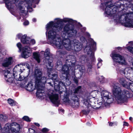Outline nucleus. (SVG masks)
<instances>
[{"label": "nucleus", "instance_id": "64", "mask_svg": "<svg viewBox=\"0 0 133 133\" xmlns=\"http://www.w3.org/2000/svg\"><path fill=\"white\" fill-rule=\"evenodd\" d=\"M22 79H21L20 78V76H19V79L18 80L19 81H22Z\"/></svg>", "mask_w": 133, "mask_h": 133}, {"label": "nucleus", "instance_id": "58", "mask_svg": "<svg viewBox=\"0 0 133 133\" xmlns=\"http://www.w3.org/2000/svg\"><path fill=\"white\" fill-rule=\"evenodd\" d=\"M82 38L83 39V40L84 41H86V39H85V38L84 37H81V39Z\"/></svg>", "mask_w": 133, "mask_h": 133}, {"label": "nucleus", "instance_id": "40", "mask_svg": "<svg viewBox=\"0 0 133 133\" xmlns=\"http://www.w3.org/2000/svg\"><path fill=\"white\" fill-rule=\"evenodd\" d=\"M5 3V4L7 8H9L8 4L9 3V0H3Z\"/></svg>", "mask_w": 133, "mask_h": 133}, {"label": "nucleus", "instance_id": "31", "mask_svg": "<svg viewBox=\"0 0 133 133\" xmlns=\"http://www.w3.org/2000/svg\"><path fill=\"white\" fill-rule=\"evenodd\" d=\"M80 59L81 60V62L83 61L85 62V61H88L87 59V56L86 55H82L80 58Z\"/></svg>", "mask_w": 133, "mask_h": 133}, {"label": "nucleus", "instance_id": "22", "mask_svg": "<svg viewBox=\"0 0 133 133\" xmlns=\"http://www.w3.org/2000/svg\"><path fill=\"white\" fill-rule=\"evenodd\" d=\"M119 82L123 87L127 89L129 88L128 83L124 78L123 77L120 78H119Z\"/></svg>", "mask_w": 133, "mask_h": 133}, {"label": "nucleus", "instance_id": "53", "mask_svg": "<svg viewBox=\"0 0 133 133\" xmlns=\"http://www.w3.org/2000/svg\"><path fill=\"white\" fill-rule=\"evenodd\" d=\"M65 98L66 99V102H68L69 101V98L67 96L66 97H65Z\"/></svg>", "mask_w": 133, "mask_h": 133}, {"label": "nucleus", "instance_id": "39", "mask_svg": "<svg viewBox=\"0 0 133 133\" xmlns=\"http://www.w3.org/2000/svg\"><path fill=\"white\" fill-rule=\"evenodd\" d=\"M75 50H77V51H79L81 49V48L80 46H79L78 45H76L75 46Z\"/></svg>", "mask_w": 133, "mask_h": 133}, {"label": "nucleus", "instance_id": "48", "mask_svg": "<svg viewBox=\"0 0 133 133\" xmlns=\"http://www.w3.org/2000/svg\"><path fill=\"white\" fill-rule=\"evenodd\" d=\"M29 23V22L28 20L25 21L23 23V24L25 25H28Z\"/></svg>", "mask_w": 133, "mask_h": 133}, {"label": "nucleus", "instance_id": "35", "mask_svg": "<svg viewBox=\"0 0 133 133\" xmlns=\"http://www.w3.org/2000/svg\"><path fill=\"white\" fill-rule=\"evenodd\" d=\"M133 92V83L130 82L129 84V88Z\"/></svg>", "mask_w": 133, "mask_h": 133}, {"label": "nucleus", "instance_id": "30", "mask_svg": "<svg viewBox=\"0 0 133 133\" xmlns=\"http://www.w3.org/2000/svg\"><path fill=\"white\" fill-rule=\"evenodd\" d=\"M125 22L124 23V25L125 27H130L132 25V24L130 23V21Z\"/></svg>", "mask_w": 133, "mask_h": 133}, {"label": "nucleus", "instance_id": "12", "mask_svg": "<svg viewBox=\"0 0 133 133\" xmlns=\"http://www.w3.org/2000/svg\"><path fill=\"white\" fill-rule=\"evenodd\" d=\"M49 98L51 102L56 106L58 107L59 105V102L58 100V96L57 94H54L52 93L51 94L48 95Z\"/></svg>", "mask_w": 133, "mask_h": 133}, {"label": "nucleus", "instance_id": "43", "mask_svg": "<svg viewBox=\"0 0 133 133\" xmlns=\"http://www.w3.org/2000/svg\"><path fill=\"white\" fill-rule=\"evenodd\" d=\"M82 112L85 115H88L89 112V111H88V110H82Z\"/></svg>", "mask_w": 133, "mask_h": 133}, {"label": "nucleus", "instance_id": "32", "mask_svg": "<svg viewBox=\"0 0 133 133\" xmlns=\"http://www.w3.org/2000/svg\"><path fill=\"white\" fill-rule=\"evenodd\" d=\"M22 119L23 120L27 122H30L31 121V120L27 116H24L23 117Z\"/></svg>", "mask_w": 133, "mask_h": 133}, {"label": "nucleus", "instance_id": "52", "mask_svg": "<svg viewBox=\"0 0 133 133\" xmlns=\"http://www.w3.org/2000/svg\"><path fill=\"white\" fill-rule=\"evenodd\" d=\"M108 123H109V126L111 127L114 126L112 122H109Z\"/></svg>", "mask_w": 133, "mask_h": 133}, {"label": "nucleus", "instance_id": "36", "mask_svg": "<svg viewBox=\"0 0 133 133\" xmlns=\"http://www.w3.org/2000/svg\"><path fill=\"white\" fill-rule=\"evenodd\" d=\"M133 92V83L130 82L129 84V88Z\"/></svg>", "mask_w": 133, "mask_h": 133}, {"label": "nucleus", "instance_id": "44", "mask_svg": "<svg viewBox=\"0 0 133 133\" xmlns=\"http://www.w3.org/2000/svg\"><path fill=\"white\" fill-rule=\"evenodd\" d=\"M62 62L60 60L57 61L56 63V65L57 66H58L59 65H62Z\"/></svg>", "mask_w": 133, "mask_h": 133}, {"label": "nucleus", "instance_id": "28", "mask_svg": "<svg viewBox=\"0 0 133 133\" xmlns=\"http://www.w3.org/2000/svg\"><path fill=\"white\" fill-rule=\"evenodd\" d=\"M34 58L37 61L38 63H39L40 62V59L39 56L36 53H34L33 54Z\"/></svg>", "mask_w": 133, "mask_h": 133}, {"label": "nucleus", "instance_id": "13", "mask_svg": "<svg viewBox=\"0 0 133 133\" xmlns=\"http://www.w3.org/2000/svg\"><path fill=\"white\" fill-rule=\"evenodd\" d=\"M106 8L105 9V12L106 14L108 15L111 16L112 15L111 9L114 6L112 1L111 0L105 2Z\"/></svg>", "mask_w": 133, "mask_h": 133}, {"label": "nucleus", "instance_id": "56", "mask_svg": "<svg viewBox=\"0 0 133 133\" xmlns=\"http://www.w3.org/2000/svg\"><path fill=\"white\" fill-rule=\"evenodd\" d=\"M101 77L102 78V80H100V78H99V81H100V82H101L102 81V80H103L104 78V77H103V76H101Z\"/></svg>", "mask_w": 133, "mask_h": 133}, {"label": "nucleus", "instance_id": "50", "mask_svg": "<svg viewBox=\"0 0 133 133\" xmlns=\"http://www.w3.org/2000/svg\"><path fill=\"white\" fill-rule=\"evenodd\" d=\"M123 123L124 124L123 125L124 126H127V127L129 126V124L128 123L125 122H124Z\"/></svg>", "mask_w": 133, "mask_h": 133}, {"label": "nucleus", "instance_id": "57", "mask_svg": "<svg viewBox=\"0 0 133 133\" xmlns=\"http://www.w3.org/2000/svg\"><path fill=\"white\" fill-rule=\"evenodd\" d=\"M114 125H116L117 124V122H112Z\"/></svg>", "mask_w": 133, "mask_h": 133}, {"label": "nucleus", "instance_id": "61", "mask_svg": "<svg viewBox=\"0 0 133 133\" xmlns=\"http://www.w3.org/2000/svg\"><path fill=\"white\" fill-rule=\"evenodd\" d=\"M117 49L118 50H119L120 49H122V47H118L117 48Z\"/></svg>", "mask_w": 133, "mask_h": 133}, {"label": "nucleus", "instance_id": "46", "mask_svg": "<svg viewBox=\"0 0 133 133\" xmlns=\"http://www.w3.org/2000/svg\"><path fill=\"white\" fill-rule=\"evenodd\" d=\"M65 54V52L63 51H61L59 52V56L61 57L63 55Z\"/></svg>", "mask_w": 133, "mask_h": 133}, {"label": "nucleus", "instance_id": "6", "mask_svg": "<svg viewBox=\"0 0 133 133\" xmlns=\"http://www.w3.org/2000/svg\"><path fill=\"white\" fill-rule=\"evenodd\" d=\"M74 24L72 25L67 23L64 26L63 28L64 33L65 34V36H68L69 37H75L76 36L77 31L74 29Z\"/></svg>", "mask_w": 133, "mask_h": 133}, {"label": "nucleus", "instance_id": "5", "mask_svg": "<svg viewBox=\"0 0 133 133\" xmlns=\"http://www.w3.org/2000/svg\"><path fill=\"white\" fill-rule=\"evenodd\" d=\"M74 62H72L70 60H66V64L64 65L62 68V75L61 76V77L63 79L68 80L69 79V67L75 64Z\"/></svg>", "mask_w": 133, "mask_h": 133}, {"label": "nucleus", "instance_id": "18", "mask_svg": "<svg viewBox=\"0 0 133 133\" xmlns=\"http://www.w3.org/2000/svg\"><path fill=\"white\" fill-rule=\"evenodd\" d=\"M30 53V50L29 47L28 46L24 47L22 49V52L21 55L22 58H26L29 56V54Z\"/></svg>", "mask_w": 133, "mask_h": 133}, {"label": "nucleus", "instance_id": "41", "mask_svg": "<svg viewBox=\"0 0 133 133\" xmlns=\"http://www.w3.org/2000/svg\"><path fill=\"white\" fill-rule=\"evenodd\" d=\"M73 81L77 85L78 84V80L77 78L75 76L73 79Z\"/></svg>", "mask_w": 133, "mask_h": 133}, {"label": "nucleus", "instance_id": "14", "mask_svg": "<svg viewBox=\"0 0 133 133\" xmlns=\"http://www.w3.org/2000/svg\"><path fill=\"white\" fill-rule=\"evenodd\" d=\"M17 37L18 39H20L21 42L23 44H30V38L28 37L27 35L24 34L22 35L21 34H19L17 35Z\"/></svg>", "mask_w": 133, "mask_h": 133}, {"label": "nucleus", "instance_id": "60", "mask_svg": "<svg viewBox=\"0 0 133 133\" xmlns=\"http://www.w3.org/2000/svg\"><path fill=\"white\" fill-rule=\"evenodd\" d=\"M0 1V4H3L4 3L5 4V3L4 2V1Z\"/></svg>", "mask_w": 133, "mask_h": 133}, {"label": "nucleus", "instance_id": "24", "mask_svg": "<svg viewBox=\"0 0 133 133\" xmlns=\"http://www.w3.org/2000/svg\"><path fill=\"white\" fill-rule=\"evenodd\" d=\"M9 123L5 124V127L2 130L3 133H10L11 131V128Z\"/></svg>", "mask_w": 133, "mask_h": 133}, {"label": "nucleus", "instance_id": "62", "mask_svg": "<svg viewBox=\"0 0 133 133\" xmlns=\"http://www.w3.org/2000/svg\"><path fill=\"white\" fill-rule=\"evenodd\" d=\"M129 120L130 121H132V118L131 117H129Z\"/></svg>", "mask_w": 133, "mask_h": 133}, {"label": "nucleus", "instance_id": "26", "mask_svg": "<svg viewBox=\"0 0 133 133\" xmlns=\"http://www.w3.org/2000/svg\"><path fill=\"white\" fill-rule=\"evenodd\" d=\"M89 101L90 103H91V99H85L84 100V104L87 107V108H89V107L92 106L91 104H90V103L89 102Z\"/></svg>", "mask_w": 133, "mask_h": 133}, {"label": "nucleus", "instance_id": "3", "mask_svg": "<svg viewBox=\"0 0 133 133\" xmlns=\"http://www.w3.org/2000/svg\"><path fill=\"white\" fill-rule=\"evenodd\" d=\"M89 48L87 52V54L89 55V58L91 62V64L89 63L88 66V68L87 71L90 72L91 71L92 68V63L95 60V51L96 50V43L92 39L88 42V45Z\"/></svg>", "mask_w": 133, "mask_h": 133}, {"label": "nucleus", "instance_id": "29", "mask_svg": "<svg viewBox=\"0 0 133 133\" xmlns=\"http://www.w3.org/2000/svg\"><path fill=\"white\" fill-rule=\"evenodd\" d=\"M33 2L32 0H29L28 1L26 2V3L28 4L27 8L28 9L30 8L32 9V8L31 7L32 3Z\"/></svg>", "mask_w": 133, "mask_h": 133}, {"label": "nucleus", "instance_id": "17", "mask_svg": "<svg viewBox=\"0 0 133 133\" xmlns=\"http://www.w3.org/2000/svg\"><path fill=\"white\" fill-rule=\"evenodd\" d=\"M42 70L39 69H35L34 70V77L35 82L38 83L39 79L42 76Z\"/></svg>", "mask_w": 133, "mask_h": 133}, {"label": "nucleus", "instance_id": "47", "mask_svg": "<svg viewBox=\"0 0 133 133\" xmlns=\"http://www.w3.org/2000/svg\"><path fill=\"white\" fill-rule=\"evenodd\" d=\"M26 67L29 69V72H30V71L31 67L29 64L28 63H26Z\"/></svg>", "mask_w": 133, "mask_h": 133}, {"label": "nucleus", "instance_id": "45", "mask_svg": "<svg viewBox=\"0 0 133 133\" xmlns=\"http://www.w3.org/2000/svg\"><path fill=\"white\" fill-rule=\"evenodd\" d=\"M17 45L20 50H21L22 49V45L20 42L18 43L17 44Z\"/></svg>", "mask_w": 133, "mask_h": 133}, {"label": "nucleus", "instance_id": "49", "mask_svg": "<svg viewBox=\"0 0 133 133\" xmlns=\"http://www.w3.org/2000/svg\"><path fill=\"white\" fill-rule=\"evenodd\" d=\"M31 42L32 45H34L35 44L36 42L35 40L34 39H31L30 42Z\"/></svg>", "mask_w": 133, "mask_h": 133}, {"label": "nucleus", "instance_id": "34", "mask_svg": "<svg viewBox=\"0 0 133 133\" xmlns=\"http://www.w3.org/2000/svg\"><path fill=\"white\" fill-rule=\"evenodd\" d=\"M103 96L104 97L108 99H109V93L108 92L106 91L104 92L103 94Z\"/></svg>", "mask_w": 133, "mask_h": 133}, {"label": "nucleus", "instance_id": "7", "mask_svg": "<svg viewBox=\"0 0 133 133\" xmlns=\"http://www.w3.org/2000/svg\"><path fill=\"white\" fill-rule=\"evenodd\" d=\"M82 87L81 86H78L75 88L74 90V94L71 95V99L73 101L72 105L76 107L78 106L79 105V100L77 97V95L76 94H81L82 93Z\"/></svg>", "mask_w": 133, "mask_h": 133}, {"label": "nucleus", "instance_id": "63", "mask_svg": "<svg viewBox=\"0 0 133 133\" xmlns=\"http://www.w3.org/2000/svg\"><path fill=\"white\" fill-rule=\"evenodd\" d=\"M130 8L131 10L133 11V5L130 7Z\"/></svg>", "mask_w": 133, "mask_h": 133}, {"label": "nucleus", "instance_id": "37", "mask_svg": "<svg viewBox=\"0 0 133 133\" xmlns=\"http://www.w3.org/2000/svg\"><path fill=\"white\" fill-rule=\"evenodd\" d=\"M127 49L130 52L133 54V47L128 46L127 47Z\"/></svg>", "mask_w": 133, "mask_h": 133}, {"label": "nucleus", "instance_id": "21", "mask_svg": "<svg viewBox=\"0 0 133 133\" xmlns=\"http://www.w3.org/2000/svg\"><path fill=\"white\" fill-rule=\"evenodd\" d=\"M48 75L49 78L51 79L54 82H58V75L56 74H51L49 72H48Z\"/></svg>", "mask_w": 133, "mask_h": 133}, {"label": "nucleus", "instance_id": "27", "mask_svg": "<svg viewBox=\"0 0 133 133\" xmlns=\"http://www.w3.org/2000/svg\"><path fill=\"white\" fill-rule=\"evenodd\" d=\"M7 101L8 103L11 106H14L16 105V102L12 99H8Z\"/></svg>", "mask_w": 133, "mask_h": 133}, {"label": "nucleus", "instance_id": "38", "mask_svg": "<svg viewBox=\"0 0 133 133\" xmlns=\"http://www.w3.org/2000/svg\"><path fill=\"white\" fill-rule=\"evenodd\" d=\"M29 133H37L35 130L31 128H29L28 130Z\"/></svg>", "mask_w": 133, "mask_h": 133}, {"label": "nucleus", "instance_id": "59", "mask_svg": "<svg viewBox=\"0 0 133 133\" xmlns=\"http://www.w3.org/2000/svg\"><path fill=\"white\" fill-rule=\"evenodd\" d=\"M32 21L34 22H35L36 21V19L35 18H34L32 19Z\"/></svg>", "mask_w": 133, "mask_h": 133}, {"label": "nucleus", "instance_id": "23", "mask_svg": "<svg viewBox=\"0 0 133 133\" xmlns=\"http://www.w3.org/2000/svg\"><path fill=\"white\" fill-rule=\"evenodd\" d=\"M25 88L27 91H33L35 89L37 90L36 88H35V86L34 88L32 83L30 82H29L28 83L25 87Z\"/></svg>", "mask_w": 133, "mask_h": 133}, {"label": "nucleus", "instance_id": "11", "mask_svg": "<svg viewBox=\"0 0 133 133\" xmlns=\"http://www.w3.org/2000/svg\"><path fill=\"white\" fill-rule=\"evenodd\" d=\"M9 124L12 133H19V132L22 128L19 124L16 122H13Z\"/></svg>", "mask_w": 133, "mask_h": 133}, {"label": "nucleus", "instance_id": "15", "mask_svg": "<svg viewBox=\"0 0 133 133\" xmlns=\"http://www.w3.org/2000/svg\"><path fill=\"white\" fill-rule=\"evenodd\" d=\"M60 80H58V84L57 85L55 86V90L56 91L59 90L62 88L63 87H65L66 85L65 84H66L67 85H69V83L68 84H66V82L67 81H69V79L68 80H65V79H63L61 78Z\"/></svg>", "mask_w": 133, "mask_h": 133}, {"label": "nucleus", "instance_id": "2", "mask_svg": "<svg viewBox=\"0 0 133 133\" xmlns=\"http://www.w3.org/2000/svg\"><path fill=\"white\" fill-rule=\"evenodd\" d=\"M119 84L117 83L112 84V89L113 95L121 103L126 102L128 99L132 97V95L129 92L125 89L122 91L119 86Z\"/></svg>", "mask_w": 133, "mask_h": 133}, {"label": "nucleus", "instance_id": "33", "mask_svg": "<svg viewBox=\"0 0 133 133\" xmlns=\"http://www.w3.org/2000/svg\"><path fill=\"white\" fill-rule=\"evenodd\" d=\"M6 118V116H4L3 115L1 114L0 115V121H5Z\"/></svg>", "mask_w": 133, "mask_h": 133}, {"label": "nucleus", "instance_id": "55", "mask_svg": "<svg viewBox=\"0 0 133 133\" xmlns=\"http://www.w3.org/2000/svg\"><path fill=\"white\" fill-rule=\"evenodd\" d=\"M38 127H39L40 126V124L39 123H34Z\"/></svg>", "mask_w": 133, "mask_h": 133}, {"label": "nucleus", "instance_id": "4", "mask_svg": "<svg viewBox=\"0 0 133 133\" xmlns=\"http://www.w3.org/2000/svg\"><path fill=\"white\" fill-rule=\"evenodd\" d=\"M46 81V78L44 76L41 77L38 83L35 82V88L37 89L36 95L42 96L44 92V85Z\"/></svg>", "mask_w": 133, "mask_h": 133}, {"label": "nucleus", "instance_id": "1", "mask_svg": "<svg viewBox=\"0 0 133 133\" xmlns=\"http://www.w3.org/2000/svg\"><path fill=\"white\" fill-rule=\"evenodd\" d=\"M47 31L49 30L48 32V38L51 40L52 43L55 45L60 46V42H57L56 40L57 33L62 29V25H59L57 20L56 22H50L46 25Z\"/></svg>", "mask_w": 133, "mask_h": 133}, {"label": "nucleus", "instance_id": "19", "mask_svg": "<svg viewBox=\"0 0 133 133\" xmlns=\"http://www.w3.org/2000/svg\"><path fill=\"white\" fill-rule=\"evenodd\" d=\"M118 4H116V5L113 8H112L111 9L112 12V14L113 15V16H114L115 15H117V13L118 11L119 10V9L122 6H123V7L125 6V5L124 4H122L121 3H120L117 2ZM122 8V9L121 10H124V8Z\"/></svg>", "mask_w": 133, "mask_h": 133}, {"label": "nucleus", "instance_id": "42", "mask_svg": "<svg viewBox=\"0 0 133 133\" xmlns=\"http://www.w3.org/2000/svg\"><path fill=\"white\" fill-rule=\"evenodd\" d=\"M49 131V129L46 128H43L42 130V131L43 133H45L48 132Z\"/></svg>", "mask_w": 133, "mask_h": 133}, {"label": "nucleus", "instance_id": "9", "mask_svg": "<svg viewBox=\"0 0 133 133\" xmlns=\"http://www.w3.org/2000/svg\"><path fill=\"white\" fill-rule=\"evenodd\" d=\"M67 38L64 39L62 42L61 41H57L60 42V46H57L55 45L57 47H58L59 48H61V45L62 44L65 48L66 49L70 47L71 46V41L70 39L72 38L73 37H69L68 36H66Z\"/></svg>", "mask_w": 133, "mask_h": 133}, {"label": "nucleus", "instance_id": "20", "mask_svg": "<svg viewBox=\"0 0 133 133\" xmlns=\"http://www.w3.org/2000/svg\"><path fill=\"white\" fill-rule=\"evenodd\" d=\"M13 62L12 57H10L6 59V60L2 63V65L3 67H7L11 65Z\"/></svg>", "mask_w": 133, "mask_h": 133}, {"label": "nucleus", "instance_id": "16", "mask_svg": "<svg viewBox=\"0 0 133 133\" xmlns=\"http://www.w3.org/2000/svg\"><path fill=\"white\" fill-rule=\"evenodd\" d=\"M44 57L47 61L49 64V65L50 66L51 65V63L53 62V59L50 56V50L49 48L46 49L44 53Z\"/></svg>", "mask_w": 133, "mask_h": 133}, {"label": "nucleus", "instance_id": "10", "mask_svg": "<svg viewBox=\"0 0 133 133\" xmlns=\"http://www.w3.org/2000/svg\"><path fill=\"white\" fill-rule=\"evenodd\" d=\"M55 20H57V22L59 26L62 25V29L63 28V22L65 23L68 22L69 24L72 25V24H76L77 23V21L76 20H74L72 19L68 18H65L63 19L59 18H56Z\"/></svg>", "mask_w": 133, "mask_h": 133}, {"label": "nucleus", "instance_id": "25", "mask_svg": "<svg viewBox=\"0 0 133 133\" xmlns=\"http://www.w3.org/2000/svg\"><path fill=\"white\" fill-rule=\"evenodd\" d=\"M3 72L4 73L5 78L6 81L8 82H10V80L11 79V77H8V75H6V74H10V71L8 70H3Z\"/></svg>", "mask_w": 133, "mask_h": 133}, {"label": "nucleus", "instance_id": "51", "mask_svg": "<svg viewBox=\"0 0 133 133\" xmlns=\"http://www.w3.org/2000/svg\"><path fill=\"white\" fill-rule=\"evenodd\" d=\"M125 21H130V20L128 16H126L125 17Z\"/></svg>", "mask_w": 133, "mask_h": 133}, {"label": "nucleus", "instance_id": "8", "mask_svg": "<svg viewBox=\"0 0 133 133\" xmlns=\"http://www.w3.org/2000/svg\"><path fill=\"white\" fill-rule=\"evenodd\" d=\"M111 56L115 63H118L122 65H125V60L124 59V57L114 52H112Z\"/></svg>", "mask_w": 133, "mask_h": 133}, {"label": "nucleus", "instance_id": "54", "mask_svg": "<svg viewBox=\"0 0 133 133\" xmlns=\"http://www.w3.org/2000/svg\"><path fill=\"white\" fill-rule=\"evenodd\" d=\"M98 64H97V65H98V64L100 62H102V59H101L100 58H99L98 59Z\"/></svg>", "mask_w": 133, "mask_h": 133}]
</instances>
